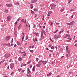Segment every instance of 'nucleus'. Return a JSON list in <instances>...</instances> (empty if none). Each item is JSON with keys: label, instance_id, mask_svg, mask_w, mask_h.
I'll return each mask as SVG.
<instances>
[{"label": "nucleus", "instance_id": "obj_43", "mask_svg": "<svg viewBox=\"0 0 77 77\" xmlns=\"http://www.w3.org/2000/svg\"><path fill=\"white\" fill-rule=\"evenodd\" d=\"M34 11H37V9H35L34 10Z\"/></svg>", "mask_w": 77, "mask_h": 77}, {"label": "nucleus", "instance_id": "obj_58", "mask_svg": "<svg viewBox=\"0 0 77 77\" xmlns=\"http://www.w3.org/2000/svg\"><path fill=\"white\" fill-rule=\"evenodd\" d=\"M53 22H51V26H52L53 25Z\"/></svg>", "mask_w": 77, "mask_h": 77}, {"label": "nucleus", "instance_id": "obj_7", "mask_svg": "<svg viewBox=\"0 0 77 77\" xmlns=\"http://www.w3.org/2000/svg\"><path fill=\"white\" fill-rule=\"evenodd\" d=\"M36 66L37 67H40L41 66V64L40 63H39L36 65Z\"/></svg>", "mask_w": 77, "mask_h": 77}, {"label": "nucleus", "instance_id": "obj_1", "mask_svg": "<svg viewBox=\"0 0 77 77\" xmlns=\"http://www.w3.org/2000/svg\"><path fill=\"white\" fill-rule=\"evenodd\" d=\"M5 57L6 58V59H8V57H10V54H5Z\"/></svg>", "mask_w": 77, "mask_h": 77}, {"label": "nucleus", "instance_id": "obj_53", "mask_svg": "<svg viewBox=\"0 0 77 77\" xmlns=\"http://www.w3.org/2000/svg\"><path fill=\"white\" fill-rule=\"evenodd\" d=\"M12 61V59H11L9 61V62H11V61Z\"/></svg>", "mask_w": 77, "mask_h": 77}, {"label": "nucleus", "instance_id": "obj_30", "mask_svg": "<svg viewBox=\"0 0 77 77\" xmlns=\"http://www.w3.org/2000/svg\"><path fill=\"white\" fill-rule=\"evenodd\" d=\"M57 32H58V29H57V30L55 31V32H54V33H56Z\"/></svg>", "mask_w": 77, "mask_h": 77}, {"label": "nucleus", "instance_id": "obj_31", "mask_svg": "<svg viewBox=\"0 0 77 77\" xmlns=\"http://www.w3.org/2000/svg\"><path fill=\"white\" fill-rule=\"evenodd\" d=\"M28 37H29V36H28V35H27L26 36V40H27V39H28Z\"/></svg>", "mask_w": 77, "mask_h": 77}, {"label": "nucleus", "instance_id": "obj_34", "mask_svg": "<svg viewBox=\"0 0 77 77\" xmlns=\"http://www.w3.org/2000/svg\"><path fill=\"white\" fill-rule=\"evenodd\" d=\"M71 2V1L70 0H69L68 1V3H70V2Z\"/></svg>", "mask_w": 77, "mask_h": 77}, {"label": "nucleus", "instance_id": "obj_24", "mask_svg": "<svg viewBox=\"0 0 77 77\" xmlns=\"http://www.w3.org/2000/svg\"><path fill=\"white\" fill-rule=\"evenodd\" d=\"M19 29H21V24H20L19 26L18 27Z\"/></svg>", "mask_w": 77, "mask_h": 77}, {"label": "nucleus", "instance_id": "obj_54", "mask_svg": "<svg viewBox=\"0 0 77 77\" xmlns=\"http://www.w3.org/2000/svg\"><path fill=\"white\" fill-rule=\"evenodd\" d=\"M13 42H14V40H13V39H12L11 40V42L12 43Z\"/></svg>", "mask_w": 77, "mask_h": 77}, {"label": "nucleus", "instance_id": "obj_41", "mask_svg": "<svg viewBox=\"0 0 77 77\" xmlns=\"http://www.w3.org/2000/svg\"><path fill=\"white\" fill-rule=\"evenodd\" d=\"M36 61L38 62L39 60V59L38 58H37L36 59Z\"/></svg>", "mask_w": 77, "mask_h": 77}, {"label": "nucleus", "instance_id": "obj_60", "mask_svg": "<svg viewBox=\"0 0 77 77\" xmlns=\"http://www.w3.org/2000/svg\"><path fill=\"white\" fill-rule=\"evenodd\" d=\"M49 74L50 75H51V74H52V73L51 72H50L49 73Z\"/></svg>", "mask_w": 77, "mask_h": 77}, {"label": "nucleus", "instance_id": "obj_33", "mask_svg": "<svg viewBox=\"0 0 77 77\" xmlns=\"http://www.w3.org/2000/svg\"><path fill=\"white\" fill-rule=\"evenodd\" d=\"M60 37H61L60 35H57V38H60Z\"/></svg>", "mask_w": 77, "mask_h": 77}, {"label": "nucleus", "instance_id": "obj_25", "mask_svg": "<svg viewBox=\"0 0 77 77\" xmlns=\"http://www.w3.org/2000/svg\"><path fill=\"white\" fill-rule=\"evenodd\" d=\"M35 66H33V67L32 68V70L33 71H35Z\"/></svg>", "mask_w": 77, "mask_h": 77}, {"label": "nucleus", "instance_id": "obj_49", "mask_svg": "<svg viewBox=\"0 0 77 77\" xmlns=\"http://www.w3.org/2000/svg\"><path fill=\"white\" fill-rule=\"evenodd\" d=\"M24 37L23 36V38H22V41H23V40L24 39Z\"/></svg>", "mask_w": 77, "mask_h": 77}, {"label": "nucleus", "instance_id": "obj_27", "mask_svg": "<svg viewBox=\"0 0 77 77\" xmlns=\"http://www.w3.org/2000/svg\"><path fill=\"white\" fill-rule=\"evenodd\" d=\"M35 34L37 36H39V34L38 33H35Z\"/></svg>", "mask_w": 77, "mask_h": 77}, {"label": "nucleus", "instance_id": "obj_10", "mask_svg": "<svg viewBox=\"0 0 77 77\" xmlns=\"http://www.w3.org/2000/svg\"><path fill=\"white\" fill-rule=\"evenodd\" d=\"M51 8H53V7H56V5L53 4L51 5Z\"/></svg>", "mask_w": 77, "mask_h": 77}, {"label": "nucleus", "instance_id": "obj_28", "mask_svg": "<svg viewBox=\"0 0 77 77\" xmlns=\"http://www.w3.org/2000/svg\"><path fill=\"white\" fill-rule=\"evenodd\" d=\"M64 10H65V8L61 9L60 10V11H61V12H63V11H64Z\"/></svg>", "mask_w": 77, "mask_h": 77}, {"label": "nucleus", "instance_id": "obj_6", "mask_svg": "<svg viewBox=\"0 0 77 77\" xmlns=\"http://www.w3.org/2000/svg\"><path fill=\"white\" fill-rule=\"evenodd\" d=\"M66 51H67V52L69 51H71V50H70L68 49V46H67V47L66 48Z\"/></svg>", "mask_w": 77, "mask_h": 77}, {"label": "nucleus", "instance_id": "obj_38", "mask_svg": "<svg viewBox=\"0 0 77 77\" xmlns=\"http://www.w3.org/2000/svg\"><path fill=\"white\" fill-rule=\"evenodd\" d=\"M34 27L35 29L36 28V24H34Z\"/></svg>", "mask_w": 77, "mask_h": 77}, {"label": "nucleus", "instance_id": "obj_61", "mask_svg": "<svg viewBox=\"0 0 77 77\" xmlns=\"http://www.w3.org/2000/svg\"><path fill=\"white\" fill-rule=\"evenodd\" d=\"M37 16V15L36 14H35V17H36Z\"/></svg>", "mask_w": 77, "mask_h": 77}, {"label": "nucleus", "instance_id": "obj_39", "mask_svg": "<svg viewBox=\"0 0 77 77\" xmlns=\"http://www.w3.org/2000/svg\"><path fill=\"white\" fill-rule=\"evenodd\" d=\"M69 74H72V72H69Z\"/></svg>", "mask_w": 77, "mask_h": 77}, {"label": "nucleus", "instance_id": "obj_35", "mask_svg": "<svg viewBox=\"0 0 77 77\" xmlns=\"http://www.w3.org/2000/svg\"><path fill=\"white\" fill-rule=\"evenodd\" d=\"M30 51L31 52V53H33V50H30Z\"/></svg>", "mask_w": 77, "mask_h": 77}, {"label": "nucleus", "instance_id": "obj_16", "mask_svg": "<svg viewBox=\"0 0 77 77\" xmlns=\"http://www.w3.org/2000/svg\"><path fill=\"white\" fill-rule=\"evenodd\" d=\"M41 37L42 39H43L44 38V36L43 35V34H42V33H41Z\"/></svg>", "mask_w": 77, "mask_h": 77}, {"label": "nucleus", "instance_id": "obj_36", "mask_svg": "<svg viewBox=\"0 0 77 77\" xmlns=\"http://www.w3.org/2000/svg\"><path fill=\"white\" fill-rule=\"evenodd\" d=\"M18 70H19V72H21V69H18Z\"/></svg>", "mask_w": 77, "mask_h": 77}, {"label": "nucleus", "instance_id": "obj_62", "mask_svg": "<svg viewBox=\"0 0 77 77\" xmlns=\"http://www.w3.org/2000/svg\"><path fill=\"white\" fill-rule=\"evenodd\" d=\"M22 34L23 35V36H24V33L22 32Z\"/></svg>", "mask_w": 77, "mask_h": 77}, {"label": "nucleus", "instance_id": "obj_29", "mask_svg": "<svg viewBox=\"0 0 77 77\" xmlns=\"http://www.w3.org/2000/svg\"><path fill=\"white\" fill-rule=\"evenodd\" d=\"M21 22H22V23H24V21H24V19H22L21 20Z\"/></svg>", "mask_w": 77, "mask_h": 77}, {"label": "nucleus", "instance_id": "obj_26", "mask_svg": "<svg viewBox=\"0 0 77 77\" xmlns=\"http://www.w3.org/2000/svg\"><path fill=\"white\" fill-rule=\"evenodd\" d=\"M10 45H11V44L9 43L8 44H6L5 45H8V46H10Z\"/></svg>", "mask_w": 77, "mask_h": 77}, {"label": "nucleus", "instance_id": "obj_2", "mask_svg": "<svg viewBox=\"0 0 77 77\" xmlns=\"http://www.w3.org/2000/svg\"><path fill=\"white\" fill-rule=\"evenodd\" d=\"M70 51H68V52H67V54H66V56L69 57H70L71 55H70Z\"/></svg>", "mask_w": 77, "mask_h": 77}, {"label": "nucleus", "instance_id": "obj_23", "mask_svg": "<svg viewBox=\"0 0 77 77\" xmlns=\"http://www.w3.org/2000/svg\"><path fill=\"white\" fill-rule=\"evenodd\" d=\"M5 12H6V13H8V10L7 9H6L5 11Z\"/></svg>", "mask_w": 77, "mask_h": 77}, {"label": "nucleus", "instance_id": "obj_52", "mask_svg": "<svg viewBox=\"0 0 77 77\" xmlns=\"http://www.w3.org/2000/svg\"><path fill=\"white\" fill-rule=\"evenodd\" d=\"M49 51L50 52H53V50H50Z\"/></svg>", "mask_w": 77, "mask_h": 77}, {"label": "nucleus", "instance_id": "obj_11", "mask_svg": "<svg viewBox=\"0 0 77 77\" xmlns=\"http://www.w3.org/2000/svg\"><path fill=\"white\" fill-rule=\"evenodd\" d=\"M51 13H52V12L51 11H50L48 12V16H50V15L51 14Z\"/></svg>", "mask_w": 77, "mask_h": 77}, {"label": "nucleus", "instance_id": "obj_15", "mask_svg": "<svg viewBox=\"0 0 77 77\" xmlns=\"http://www.w3.org/2000/svg\"><path fill=\"white\" fill-rule=\"evenodd\" d=\"M30 7L31 9H33V5L32 4H31V5H30Z\"/></svg>", "mask_w": 77, "mask_h": 77}, {"label": "nucleus", "instance_id": "obj_9", "mask_svg": "<svg viewBox=\"0 0 77 77\" xmlns=\"http://www.w3.org/2000/svg\"><path fill=\"white\" fill-rule=\"evenodd\" d=\"M37 1L36 0H32L31 1V3H34L35 2H36Z\"/></svg>", "mask_w": 77, "mask_h": 77}, {"label": "nucleus", "instance_id": "obj_3", "mask_svg": "<svg viewBox=\"0 0 77 77\" xmlns=\"http://www.w3.org/2000/svg\"><path fill=\"white\" fill-rule=\"evenodd\" d=\"M7 7H12V4H7L6 5Z\"/></svg>", "mask_w": 77, "mask_h": 77}, {"label": "nucleus", "instance_id": "obj_32", "mask_svg": "<svg viewBox=\"0 0 77 77\" xmlns=\"http://www.w3.org/2000/svg\"><path fill=\"white\" fill-rule=\"evenodd\" d=\"M43 62H44V61H43L42 60H41V61H40L38 62V63H40V62H42V63H43Z\"/></svg>", "mask_w": 77, "mask_h": 77}, {"label": "nucleus", "instance_id": "obj_63", "mask_svg": "<svg viewBox=\"0 0 77 77\" xmlns=\"http://www.w3.org/2000/svg\"><path fill=\"white\" fill-rule=\"evenodd\" d=\"M55 48H56V49H57V47L56 46H55Z\"/></svg>", "mask_w": 77, "mask_h": 77}, {"label": "nucleus", "instance_id": "obj_20", "mask_svg": "<svg viewBox=\"0 0 77 77\" xmlns=\"http://www.w3.org/2000/svg\"><path fill=\"white\" fill-rule=\"evenodd\" d=\"M17 31H16L14 33L15 36H17Z\"/></svg>", "mask_w": 77, "mask_h": 77}, {"label": "nucleus", "instance_id": "obj_5", "mask_svg": "<svg viewBox=\"0 0 77 77\" xmlns=\"http://www.w3.org/2000/svg\"><path fill=\"white\" fill-rule=\"evenodd\" d=\"M10 38H11V36H7L5 38V40L7 41H8L9 39H10Z\"/></svg>", "mask_w": 77, "mask_h": 77}, {"label": "nucleus", "instance_id": "obj_40", "mask_svg": "<svg viewBox=\"0 0 77 77\" xmlns=\"http://www.w3.org/2000/svg\"><path fill=\"white\" fill-rule=\"evenodd\" d=\"M60 50L61 51H63V49L62 48H61Z\"/></svg>", "mask_w": 77, "mask_h": 77}, {"label": "nucleus", "instance_id": "obj_8", "mask_svg": "<svg viewBox=\"0 0 77 77\" xmlns=\"http://www.w3.org/2000/svg\"><path fill=\"white\" fill-rule=\"evenodd\" d=\"M11 20V18L9 16H8L7 18V21H9Z\"/></svg>", "mask_w": 77, "mask_h": 77}, {"label": "nucleus", "instance_id": "obj_47", "mask_svg": "<svg viewBox=\"0 0 77 77\" xmlns=\"http://www.w3.org/2000/svg\"><path fill=\"white\" fill-rule=\"evenodd\" d=\"M24 71H25V70H23L22 71V72H24Z\"/></svg>", "mask_w": 77, "mask_h": 77}, {"label": "nucleus", "instance_id": "obj_64", "mask_svg": "<svg viewBox=\"0 0 77 77\" xmlns=\"http://www.w3.org/2000/svg\"><path fill=\"white\" fill-rule=\"evenodd\" d=\"M75 46L77 47V44H75Z\"/></svg>", "mask_w": 77, "mask_h": 77}, {"label": "nucleus", "instance_id": "obj_44", "mask_svg": "<svg viewBox=\"0 0 77 77\" xmlns=\"http://www.w3.org/2000/svg\"><path fill=\"white\" fill-rule=\"evenodd\" d=\"M26 53V51L22 52H21V54H23V53Z\"/></svg>", "mask_w": 77, "mask_h": 77}, {"label": "nucleus", "instance_id": "obj_50", "mask_svg": "<svg viewBox=\"0 0 77 77\" xmlns=\"http://www.w3.org/2000/svg\"><path fill=\"white\" fill-rule=\"evenodd\" d=\"M66 36H70V35H68V34H67L66 35Z\"/></svg>", "mask_w": 77, "mask_h": 77}, {"label": "nucleus", "instance_id": "obj_42", "mask_svg": "<svg viewBox=\"0 0 77 77\" xmlns=\"http://www.w3.org/2000/svg\"><path fill=\"white\" fill-rule=\"evenodd\" d=\"M51 49H54V47L53 46H52L51 48Z\"/></svg>", "mask_w": 77, "mask_h": 77}, {"label": "nucleus", "instance_id": "obj_46", "mask_svg": "<svg viewBox=\"0 0 77 77\" xmlns=\"http://www.w3.org/2000/svg\"><path fill=\"white\" fill-rule=\"evenodd\" d=\"M67 24H68V25H71V23H67Z\"/></svg>", "mask_w": 77, "mask_h": 77}, {"label": "nucleus", "instance_id": "obj_19", "mask_svg": "<svg viewBox=\"0 0 77 77\" xmlns=\"http://www.w3.org/2000/svg\"><path fill=\"white\" fill-rule=\"evenodd\" d=\"M31 12L32 15H34V14H35V13L32 10H31Z\"/></svg>", "mask_w": 77, "mask_h": 77}, {"label": "nucleus", "instance_id": "obj_56", "mask_svg": "<svg viewBox=\"0 0 77 77\" xmlns=\"http://www.w3.org/2000/svg\"><path fill=\"white\" fill-rule=\"evenodd\" d=\"M56 24L57 25H59V23H56Z\"/></svg>", "mask_w": 77, "mask_h": 77}, {"label": "nucleus", "instance_id": "obj_12", "mask_svg": "<svg viewBox=\"0 0 77 77\" xmlns=\"http://www.w3.org/2000/svg\"><path fill=\"white\" fill-rule=\"evenodd\" d=\"M47 63V61H43V62L42 63H43V65H45V64H46V63Z\"/></svg>", "mask_w": 77, "mask_h": 77}, {"label": "nucleus", "instance_id": "obj_17", "mask_svg": "<svg viewBox=\"0 0 77 77\" xmlns=\"http://www.w3.org/2000/svg\"><path fill=\"white\" fill-rule=\"evenodd\" d=\"M17 45H21V42H17Z\"/></svg>", "mask_w": 77, "mask_h": 77}, {"label": "nucleus", "instance_id": "obj_21", "mask_svg": "<svg viewBox=\"0 0 77 77\" xmlns=\"http://www.w3.org/2000/svg\"><path fill=\"white\" fill-rule=\"evenodd\" d=\"M52 1L53 2H55L56 3H58V1L57 0H52Z\"/></svg>", "mask_w": 77, "mask_h": 77}, {"label": "nucleus", "instance_id": "obj_48", "mask_svg": "<svg viewBox=\"0 0 77 77\" xmlns=\"http://www.w3.org/2000/svg\"><path fill=\"white\" fill-rule=\"evenodd\" d=\"M26 27H28L29 26V23H27L26 24Z\"/></svg>", "mask_w": 77, "mask_h": 77}, {"label": "nucleus", "instance_id": "obj_18", "mask_svg": "<svg viewBox=\"0 0 77 77\" xmlns=\"http://www.w3.org/2000/svg\"><path fill=\"white\" fill-rule=\"evenodd\" d=\"M33 41H34L35 42H36L37 41V39L36 38H35V39H33Z\"/></svg>", "mask_w": 77, "mask_h": 77}, {"label": "nucleus", "instance_id": "obj_37", "mask_svg": "<svg viewBox=\"0 0 77 77\" xmlns=\"http://www.w3.org/2000/svg\"><path fill=\"white\" fill-rule=\"evenodd\" d=\"M67 38V36H66V35L63 37V38Z\"/></svg>", "mask_w": 77, "mask_h": 77}, {"label": "nucleus", "instance_id": "obj_13", "mask_svg": "<svg viewBox=\"0 0 77 77\" xmlns=\"http://www.w3.org/2000/svg\"><path fill=\"white\" fill-rule=\"evenodd\" d=\"M54 39H56V40L57 39H58V38H57V36L56 34L55 35V36H54Z\"/></svg>", "mask_w": 77, "mask_h": 77}, {"label": "nucleus", "instance_id": "obj_59", "mask_svg": "<svg viewBox=\"0 0 77 77\" xmlns=\"http://www.w3.org/2000/svg\"><path fill=\"white\" fill-rule=\"evenodd\" d=\"M74 17V15H72L71 16V18H73Z\"/></svg>", "mask_w": 77, "mask_h": 77}, {"label": "nucleus", "instance_id": "obj_51", "mask_svg": "<svg viewBox=\"0 0 77 77\" xmlns=\"http://www.w3.org/2000/svg\"><path fill=\"white\" fill-rule=\"evenodd\" d=\"M15 3L16 4H17V5H19V3H18V2H17V3Z\"/></svg>", "mask_w": 77, "mask_h": 77}, {"label": "nucleus", "instance_id": "obj_57", "mask_svg": "<svg viewBox=\"0 0 77 77\" xmlns=\"http://www.w3.org/2000/svg\"><path fill=\"white\" fill-rule=\"evenodd\" d=\"M17 22L16 21V22L15 23V25H17Z\"/></svg>", "mask_w": 77, "mask_h": 77}, {"label": "nucleus", "instance_id": "obj_55", "mask_svg": "<svg viewBox=\"0 0 77 77\" xmlns=\"http://www.w3.org/2000/svg\"><path fill=\"white\" fill-rule=\"evenodd\" d=\"M51 54H50L49 56V57H51Z\"/></svg>", "mask_w": 77, "mask_h": 77}, {"label": "nucleus", "instance_id": "obj_45", "mask_svg": "<svg viewBox=\"0 0 77 77\" xmlns=\"http://www.w3.org/2000/svg\"><path fill=\"white\" fill-rule=\"evenodd\" d=\"M27 53H26L25 54H24L23 55L24 56H25L26 55Z\"/></svg>", "mask_w": 77, "mask_h": 77}, {"label": "nucleus", "instance_id": "obj_4", "mask_svg": "<svg viewBox=\"0 0 77 77\" xmlns=\"http://www.w3.org/2000/svg\"><path fill=\"white\" fill-rule=\"evenodd\" d=\"M10 66L11 68V69H12V68L14 67V64L13 63H11L10 64Z\"/></svg>", "mask_w": 77, "mask_h": 77}, {"label": "nucleus", "instance_id": "obj_14", "mask_svg": "<svg viewBox=\"0 0 77 77\" xmlns=\"http://www.w3.org/2000/svg\"><path fill=\"white\" fill-rule=\"evenodd\" d=\"M74 23H75V22L73 21L70 23V24L71 25H73L74 24Z\"/></svg>", "mask_w": 77, "mask_h": 77}, {"label": "nucleus", "instance_id": "obj_22", "mask_svg": "<svg viewBox=\"0 0 77 77\" xmlns=\"http://www.w3.org/2000/svg\"><path fill=\"white\" fill-rule=\"evenodd\" d=\"M23 60V59L19 57L18 59V60H19L20 61H21V60Z\"/></svg>", "mask_w": 77, "mask_h": 77}]
</instances>
